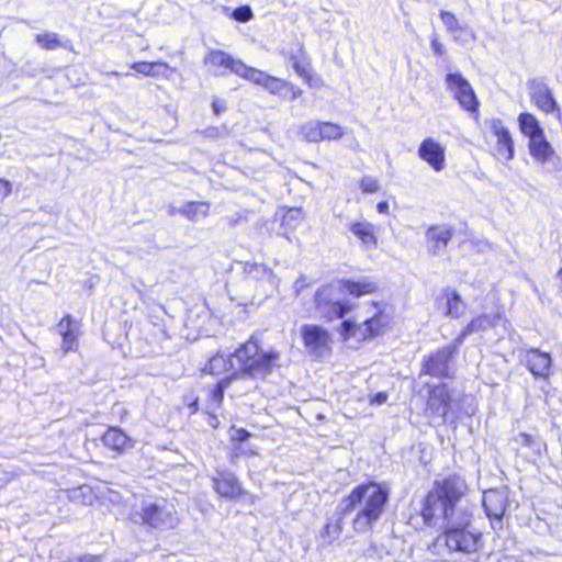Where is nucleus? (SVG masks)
Returning <instances> with one entry per match:
<instances>
[{
  "label": "nucleus",
  "instance_id": "9",
  "mask_svg": "<svg viewBox=\"0 0 562 562\" xmlns=\"http://www.w3.org/2000/svg\"><path fill=\"white\" fill-rule=\"evenodd\" d=\"M527 90L529 100L537 110L544 115H553L560 123L562 122V109L544 78L528 79Z\"/></svg>",
  "mask_w": 562,
  "mask_h": 562
},
{
  "label": "nucleus",
  "instance_id": "23",
  "mask_svg": "<svg viewBox=\"0 0 562 562\" xmlns=\"http://www.w3.org/2000/svg\"><path fill=\"white\" fill-rule=\"evenodd\" d=\"M505 318V311L503 307L497 308L494 313H482L470 319V322L462 328L457 338V342H461L465 337L474 333L484 331L494 328Z\"/></svg>",
  "mask_w": 562,
  "mask_h": 562
},
{
  "label": "nucleus",
  "instance_id": "16",
  "mask_svg": "<svg viewBox=\"0 0 562 562\" xmlns=\"http://www.w3.org/2000/svg\"><path fill=\"white\" fill-rule=\"evenodd\" d=\"M452 395L447 384L428 385L425 413L430 417L446 418L452 408Z\"/></svg>",
  "mask_w": 562,
  "mask_h": 562
},
{
  "label": "nucleus",
  "instance_id": "5",
  "mask_svg": "<svg viewBox=\"0 0 562 562\" xmlns=\"http://www.w3.org/2000/svg\"><path fill=\"white\" fill-rule=\"evenodd\" d=\"M483 535L471 526V515L464 514L460 524L446 526L436 537L435 544H442L449 553L472 555L483 550Z\"/></svg>",
  "mask_w": 562,
  "mask_h": 562
},
{
  "label": "nucleus",
  "instance_id": "49",
  "mask_svg": "<svg viewBox=\"0 0 562 562\" xmlns=\"http://www.w3.org/2000/svg\"><path fill=\"white\" fill-rule=\"evenodd\" d=\"M557 277H558V279L560 280V282L562 284V267L558 270Z\"/></svg>",
  "mask_w": 562,
  "mask_h": 562
},
{
  "label": "nucleus",
  "instance_id": "4",
  "mask_svg": "<svg viewBox=\"0 0 562 562\" xmlns=\"http://www.w3.org/2000/svg\"><path fill=\"white\" fill-rule=\"evenodd\" d=\"M468 492V483L458 472L436 479L420 502L419 515L424 525L435 527L440 521H450Z\"/></svg>",
  "mask_w": 562,
  "mask_h": 562
},
{
  "label": "nucleus",
  "instance_id": "15",
  "mask_svg": "<svg viewBox=\"0 0 562 562\" xmlns=\"http://www.w3.org/2000/svg\"><path fill=\"white\" fill-rule=\"evenodd\" d=\"M300 134L307 143L338 140L345 135L344 127L330 121H315L303 124Z\"/></svg>",
  "mask_w": 562,
  "mask_h": 562
},
{
  "label": "nucleus",
  "instance_id": "12",
  "mask_svg": "<svg viewBox=\"0 0 562 562\" xmlns=\"http://www.w3.org/2000/svg\"><path fill=\"white\" fill-rule=\"evenodd\" d=\"M300 336L304 348L310 355L323 358L331 353L333 336L322 325L314 323L304 324L301 326Z\"/></svg>",
  "mask_w": 562,
  "mask_h": 562
},
{
  "label": "nucleus",
  "instance_id": "28",
  "mask_svg": "<svg viewBox=\"0 0 562 562\" xmlns=\"http://www.w3.org/2000/svg\"><path fill=\"white\" fill-rule=\"evenodd\" d=\"M483 506L490 518L502 519L507 508L506 497L496 490H490L483 495Z\"/></svg>",
  "mask_w": 562,
  "mask_h": 562
},
{
  "label": "nucleus",
  "instance_id": "38",
  "mask_svg": "<svg viewBox=\"0 0 562 562\" xmlns=\"http://www.w3.org/2000/svg\"><path fill=\"white\" fill-rule=\"evenodd\" d=\"M359 188L363 193H375L380 190V183L373 177L363 176L359 181Z\"/></svg>",
  "mask_w": 562,
  "mask_h": 562
},
{
  "label": "nucleus",
  "instance_id": "42",
  "mask_svg": "<svg viewBox=\"0 0 562 562\" xmlns=\"http://www.w3.org/2000/svg\"><path fill=\"white\" fill-rule=\"evenodd\" d=\"M310 285L311 282L307 280L305 276L299 277L293 284L295 294L300 295Z\"/></svg>",
  "mask_w": 562,
  "mask_h": 562
},
{
  "label": "nucleus",
  "instance_id": "45",
  "mask_svg": "<svg viewBox=\"0 0 562 562\" xmlns=\"http://www.w3.org/2000/svg\"><path fill=\"white\" fill-rule=\"evenodd\" d=\"M212 109L215 115H220L226 109L225 102L218 99H214L212 101Z\"/></svg>",
  "mask_w": 562,
  "mask_h": 562
},
{
  "label": "nucleus",
  "instance_id": "19",
  "mask_svg": "<svg viewBox=\"0 0 562 562\" xmlns=\"http://www.w3.org/2000/svg\"><path fill=\"white\" fill-rule=\"evenodd\" d=\"M520 363L527 368L535 379L549 381L552 374V358L550 353L538 348L526 349L521 353Z\"/></svg>",
  "mask_w": 562,
  "mask_h": 562
},
{
  "label": "nucleus",
  "instance_id": "8",
  "mask_svg": "<svg viewBox=\"0 0 562 562\" xmlns=\"http://www.w3.org/2000/svg\"><path fill=\"white\" fill-rule=\"evenodd\" d=\"M246 80L260 86L267 92L281 100H295L303 94V90L293 82L267 74L266 71L251 66Z\"/></svg>",
  "mask_w": 562,
  "mask_h": 562
},
{
  "label": "nucleus",
  "instance_id": "41",
  "mask_svg": "<svg viewBox=\"0 0 562 562\" xmlns=\"http://www.w3.org/2000/svg\"><path fill=\"white\" fill-rule=\"evenodd\" d=\"M12 183L5 178H0V199L4 200L12 193Z\"/></svg>",
  "mask_w": 562,
  "mask_h": 562
},
{
  "label": "nucleus",
  "instance_id": "27",
  "mask_svg": "<svg viewBox=\"0 0 562 562\" xmlns=\"http://www.w3.org/2000/svg\"><path fill=\"white\" fill-rule=\"evenodd\" d=\"M131 69L135 72L143 75L145 77H169L172 72H175V68L170 67L168 63L164 60L157 61H134L131 64Z\"/></svg>",
  "mask_w": 562,
  "mask_h": 562
},
{
  "label": "nucleus",
  "instance_id": "34",
  "mask_svg": "<svg viewBox=\"0 0 562 562\" xmlns=\"http://www.w3.org/2000/svg\"><path fill=\"white\" fill-rule=\"evenodd\" d=\"M439 18L445 25L446 31L452 34L456 41L459 38L458 34H462L468 31L465 26L460 24L458 16L451 11L440 10Z\"/></svg>",
  "mask_w": 562,
  "mask_h": 562
},
{
  "label": "nucleus",
  "instance_id": "11",
  "mask_svg": "<svg viewBox=\"0 0 562 562\" xmlns=\"http://www.w3.org/2000/svg\"><path fill=\"white\" fill-rule=\"evenodd\" d=\"M458 352L457 346H445L427 353L420 362V375L440 380L453 376L450 364Z\"/></svg>",
  "mask_w": 562,
  "mask_h": 562
},
{
  "label": "nucleus",
  "instance_id": "29",
  "mask_svg": "<svg viewBox=\"0 0 562 562\" xmlns=\"http://www.w3.org/2000/svg\"><path fill=\"white\" fill-rule=\"evenodd\" d=\"M427 240L430 244V251L437 255L440 250L445 249L453 236L451 227H440L432 225L427 229Z\"/></svg>",
  "mask_w": 562,
  "mask_h": 562
},
{
  "label": "nucleus",
  "instance_id": "40",
  "mask_svg": "<svg viewBox=\"0 0 562 562\" xmlns=\"http://www.w3.org/2000/svg\"><path fill=\"white\" fill-rule=\"evenodd\" d=\"M207 425L213 429H218L221 427V420L218 415L212 411V408H207L205 412Z\"/></svg>",
  "mask_w": 562,
  "mask_h": 562
},
{
  "label": "nucleus",
  "instance_id": "47",
  "mask_svg": "<svg viewBox=\"0 0 562 562\" xmlns=\"http://www.w3.org/2000/svg\"><path fill=\"white\" fill-rule=\"evenodd\" d=\"M101 558L93 554H83L77 559V562H100Z\"/></svg>",
  "mask_w": 562,
  "mask_h": 562
},
{
  "label": "nucleus",
  "instance_id": "36",
  "mask_svg": "<svg viewBox=\"0 0 562 562\" xmlns=\"http://www.w3.org/2000/svg\"><path fill=\"white\" fill-rule=\"evenodd\" d=\"M517 440L520 442L521 446L535 449V452L538 454H541L542 451L547 450V443L541 442L530 434L520 432L518 435Z\"/></svg>",
  "mask_w": 562,
  "mask_h": 562
},
{
  "label": "nucleus",
  "instance_id": "39",
  "mask_svg": "<svg viewBox=\"0 0 562 562\" xmlns=\"http://www.w3.org/2000/svg\"><path fill=\"white\" fill-rule=\"evenodd\" d=\"M232 16L237 22L246 23L252 19L254 14L249 5H240L233 11Z\"/></svg>",
  "mask_w": 562,
  "mask_h": 562
},
{
  "label": "nucleus",
  "instance_id": "7",
  "mask_svg": "<svg viewBox=\"0 0 562 562\" xmlns=\"http://www.w3.org/2000/svg\"><path fill=\"white\" fill-rule=\"evenodd\" d=\"M482 132L490 155L501 161H509L515 155V144L509 128L499 117H491L485 122Z\"/></svg>",
  "mask_w": 562,
  "mask_h": 562
},
{
  "label": "nucleus",
  "instance_id": "2",
  "mask_svg": "<svg viewBox=\"0 0 562 562\" xmlns=\"http://www.w3.org/2000/svg\"><path fill=\"white\" fill-rule=\"evenodd\" d=\"M279 367L280 352L276 349H265L260 339L250 335L232 353L216 352L211 356L201 372L214 378L231 372L236 381H266Z\"/></svg>",
  "mask_w": 562,
  "mask_h": 562
},
{
  "label": "nucleus",
  "instance_id": "14",
  "mask_svg": "<svg viewBox=\"0 0 562 562\" xmlns=\"http://www.w3.org/2000/svg\"><path fill=\"white\" fill-rule=\"evenodd\" d=\"M203 64L214 71H229L245 80L251 68L241 59L235 58L229 53L217 48L207 50L203 58Z\"/></svg>",
  "mask_w": 562,
  "mask_h": 562
},
{
  "label": "nucleus",
  "instance_id": "21",
  "mask_svg": "<svg viewBox=\"0 0 562 562\" xmlns=\"http://www.w3.org/2000/svg\"><path fill=\"white\" fill-rule=\"evenodd\" d=\"M417 154L434 171L440 172L446 168V147L437 139L432 137L423 139Z\"/></svg>",
  "mask_w": 562,
  "mask_h": 562
},
{
  "label": "nucleus",
  "instance_id": "43",
  "mask_svg": "<svg viewBox=\"0 0 562 562\" xmlns=\"http://www.w3.org/2000/svg\"><path fill=\"white\" fill-rule=\"evenodd\" d=\"M430 47L432 53L438 57H441L445 54L443 45L436 36L430 40Z\"/></svg>",
  "mask_w": 562,
  "mask_h": 562
},
{
  "label": "nucleus",
  "instance_id": "46",
  "mask_svg": "<svg viewBox=\"0 0 562 562\" xmlns=\"http://www.w3.org/2000/svg\"><path fill=\"white\" fill-rule=\"evenodd\" d=\"M189 413L191 415L196 414L200 411V402L198 397H194L191 402L187 404Z\"/></svg>",
  "mask_w": 562,
  "mask_h": 562
},
{
  "label": "nucleus",
  "instance_id": "26",
  "mask_svg": "<svg viewBox=\"0 0 562 562\" xmlns=\"http://www.w3.org/2000/svg\"><path fill=\"white\" fill-rule=\"evenodd\" d=\"M232 429L234 430V432L231 435V441L234 443V448L232 449V451L228 454L229 461L232 463H234L240 458L257 457L259 453L256 449H252V448L244 449V448L239 447V445L241 442L248 440L251 437V434L243 427H239V428L232 427Z\"/></svg>",
  "mask_w": 562,
  "mask_h": 562
},
{
  "label": "nucleus",
  "instance_id": "18",
  "mask_svg": "<svg viewBox=\"0 0 562 562\" xmlns=\"http://www.w3.org/2000/svg\"><path fill=\"white\" fill-rule=\"evenodd\" d=\"M100 441L114 457H123L136 446V440L120 426H108L100 435Z\"/></svg>",
  "mask_w": 562,
  "mask_h": 562
},
{
  "label": "nucleus",
  "instance_id": "13",
  "mask_svg": "<svg viewBox=\"0 0 562 562\" xmlns=\"http://www.w3.org/2000/svg\"><path fill=\"white\" fill-rule=\"evenodd\" d=\"M211 484L220 499L239 502L249 495L236 474L228 469L217 470L211 477Z\"/></svg>",
  "mask_w": 562,
  "mask_h": 562
},
{
  "label": "nucleus",
  "instance_id": "24",
  "mask_svg": "<svg viewBox=\"0 0 562 562\" xmlns=\"http://www.w3.org/2000/svg\"><path fill=\"white\" fill-rule=\"evenodd\" d=\"M215 383L205 389V403L207 408H221L225 398L226 389L236 381L231 372L222 374Z\"/></svg>",
  "mask_w": 562,
  "mask_h": 562
},
{
  "label": "nucleus",
  "instance_id": "32",
  "mask_svg": "<svg viewBox=\"0 0 562 562\" xmlns=\"http://www.w3.org/2000/svg\"><path fill=\"white\" fill-rule=\"evenodd\" d=\"M142 524L149 528H158L164 522V510L155 504H147L142 508Z\"/></svg>",
  "mask_w": 562,
  "mask_h": 562
},
{
  "label": "nucleus",
  "instance_id": "22",
  "mask_svg": "<svg viewBox=\"0 0 562 562\" xmlns=\"http://www.w3.org/2000/svg\"><path fill=\"white\" fill-rule=\"evenodd\" d=\"M57 330L61 337V351L64 353L77 351L79 348L80 322L70 314H65L57 323Z\"/></svg>",
  "mask_w": 562,
  "mask_h": 562
},
{
  "label": "nucleus",
  "instance_id": "6",
  "mask_svg": "<svg viewBox=\"0 0 562 562\" xmlns=\"http://www.w3.org/2000/svg\"><path fill=\"white\" fill-rule=\"evenodd\" d=\"M520 133L528 138L530 156L540 162L549 161L555 154L554 148L547 139L544 128L538 117L530 112H521L518 117Z\"/></svg>",
  "mask_w": 562,
  "mask_h": 562
},
{
  "label": "nucleus",
  "instance_id": "3",
  "mask_svg": "<svg viewBox=\"0 0 562 562\" xmlns=\"http://www.w3.org/2000/svg\"><path fill=\"white\" fill-rule=\"evenodd\" d=\"M390 486L384 482L367 480L357 484L344 498L342 513L350 514L357 509L351 526L355 532L372 531L382 518L390 501Z\"/></svg>",
  "mask_w": 562,
  "mask_h": 562
},
{
  "label": "nucleus",
  "instance_id": "30",
  "mask_svg": "<svg viewBox=\"0 0 562 562\" xmlns=\"http://www.w3.org/2000/svg\"><path fill=\"white\" fill-rule=\"evenodd\" d=\"M291 60L294 71L302 78L305 85L308 87H319L323 85L321 77L314 74L310 63L305 60V58L291 56Z\"/></svg>",
  "mask_w": 562,
  "mask_h": 562
},
{
  "label": "nucleus",
  "instance_id": "1",
  "mask_svg": "<svg viewBox=\"0 0 562 562\" xmlns=\"http://www.w3.org/2000/svg\"><path fill=\"white\" fill-rule=\"evenodd\" d=\"M369 304L375 308L374 314L362 322H356L352 318H345L353 306L335 296L331 283L322 284L313 294L314 308L325 323L341 319L337 333L345 342L363 345L383 336L391 327L392 316L384 304L380 301H371Z\"/></svg>",
  "mask_w": 562,
  "mask_h": 562
},
{
  "label": "nucleus",
  "instance_id": "20",
  "mask_svg": "<svg viewBox=\"0 0 562 562\" xmlns=\"http://www.w3.org/2000/svg\"><path fill=\"white\" fill-rule=\"evenodd\" d=\"M339 291L352 299L373 295L379 292V282L369 276L360 278H341L337 281Z\"/></svg>",
  "mask_w": 562,
  "mask_h": 562
},
{
  "label": "nucleus",
  "instance_id": "44",
  "mask_svg": "<svg viewBox=\"0 0 562 562\" xmlns=\"http://www.w3.org/2000/svg\"><path fill=\"white\" fill-rule=\"evenodd\" d=\"M386 401H387L386 392H376L375 394L371 395L369 398V403L371 405L384 404Z\"/></svg>",
  "mask_w": 562,
  "mask_h": 562
},
{
  "label": "nucleus",
  "instance_id": "35",
  "mask_svg": "<svg viewBox=\"0 0 562 562\" xmlns=\"http://www.w3.org/2000/svg\"><path fill=\"white\" fill-rule=\"evenodd\" d=\"M342 531V524L340 521H327L321 529V538L327 543L337 540Z\"/></svg>",
  "mask_w": 562,
  "mask_h": 562
},
{
  "label": "nucleus",
  "instance_id": "48",
  "mask_svg": "<svg viewBox=\"0 0 562 562\" xmlns=\"http://www.w3.org/2000/svg\"><path fill=\"white\" fill-rule=\"evenodd\" d=\"M389 203L386 201H380L378 204H376V211L380 213V214H387L389 213Z\"/></svg>",
  "mask_w": 562,
  "mask_h": 562
},
{
  "label": "nucleus",
  "instance_id": "33",
  "mask_svg": "<svg viewBox=\"0 0 562 562\" xmlns=\"http://www.w3.org/2000/svg\"><path fill=\"white\" fill-rule=\"evenodd\" d=\"M35 42L44 50H55L57 48L71 49L67 41L59 38V35L54 32H45L35 36Z\"/></svg>",
  "mask_w": 562,
  "mask_h": 562
},
{
  "label": "nucleus",
  "instance_id": "17",
  "mask_svg": "<svg viewBox=\"0 0 562 562\" xmlns=\"http://www.w3.org/2000/svg\"><path fill=\"white\" fill-rule=\"evenodd\" d=\"M436 310L445 317L459 319L465 315L468 304L452 286H445L435 297Z\"/></svg>",
  "mask_w": 562,
  "mask_h": 562
},
{
  "label": "nucleus",
  "instance_id": "37",
  "mask_svg": "<svg viewBox=\"0 0 562 562\" xmlns=\"http://www.w3.org/2000/svg\"><path fill=\"white\" fill-rule=\"evenodd\" d=\"M261 151H248L245 156L244 168L249 172H257L263 168V165L259 162V158L262 157Z\"/></svg>",
  "mask_w": 562,
  "mask_h": 562
},
{
  "label": "nucleus",
  "instance_id": "10",
  "mask_svg": "<svg viewBox=\"0 0 562 562\" xmlns=\"http://www.w3.org/2000/svg\"><path fill=\"white\" fill-rule=\"evenodd\" d=\"M446 83L460 108L479 122L480 101L470 82L460 72H450L446 75Z\"/></svg>",
  "mask_w": 562,
  "mask_h": 562
},
{
  "label": "nucleus",
  "instance_id": "31",
  "mask_svg": "<svg viewBox=\"0 0 562 562\" xmlns=\"http://www.w3.org/2000/svg\"><path fill=\"white\" fill-rule=\"evenodd\" d=\"M211 203L209 201H188L179 210V214L190 222H196L200 217L210 215Z\"/></svg>",
  "mask_w": 562,
  "mask_h": 562
},
{
  "label": "nucleus",
  "instance_id": "25",
  "mask_svg": "<svg viewBox=\"0 0 562 562\" xmlns=\"http://www.w3.org/2000/svg\"><path fill=\"white\" fill-rule=\"evenodd\" d=\"M348 229L358 238L361 246L366 249H375L378 247L376 228L367 221L351 222Z\"/></svg>",
  "mask_w": 562,
  "mask_h": 562
}]
</instances>
